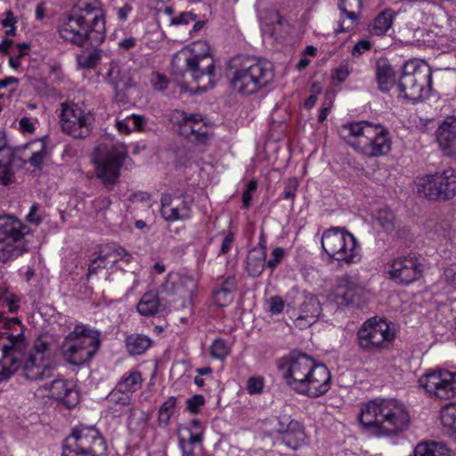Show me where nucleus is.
<instances>
[{"mask_svg": "<svg viewBox=\"0 0 456 456\" xmlns=\"http://www.w3.org/2000/svg\"><path fill=\"white\" fill-rule=\"evenodd\" d=\"M101 346L100 332L84 324H77L62 341L60 351L62 357L72 365L89 362Z\"/></svg>", "mask_w": 456, "mask_h": 456, "instance_id": "nucleus-5", "label": "nucleus"}, {"mask_svg": "<svg viewBox=\"0 0 456 456\" xmlns=\"http://www.w3.org/2000/svg\"><path fill=\"white\" fill-rule=\"evenodd\" d=\"M231 352L228 343L222 338H216L209 348L211 357L218 360L225 359Z\"/></svg>", "mask_w": 456, "mask_h": 456, "instance_id": "nucleus-46", "label": "nucleus"}, {"mask_svg": "<svg viewBox=\"0 0 456 456\" xmlns=\"http://www.w3.org/2000/svg\"><path fill=\"white\" fill-rule=\"evenodd\" d=\"M55 365L45 363L39 358L28 355L23 363L22 370L25 378L30 381L43 380L53 376Z\"/></svg>", "mask_w": 456, "mask_h": 456, "instance_id": "nucleus-27", "label": "nucleus"}, {"mask_svg": "<svg viewBox=\"0 0 456 456\" xmlns=\"http://www.w3.org/2000/svg\"><path fill=\"white\" fill-rule=\"evenodd\" d=\"M95 118L91 110L78 103H61L60 124L61 130L73 139L83 140L90 136Z\"/></svg>", "mask_w": 456, "mask_h": 456, "instance_id": "nucleus-10", "label": "nucleus"}, {"mask_svg": "<svg viewBox=\"0 0 456 456\" xmlns=\"http://www.w3.org/2000/svg\"><path fill=\"white\" fill-rule=\"evenodd\" d=\"M27 220L31 223L38 225L42 223V216L38 214V206L34 204L31 206L29 213L27 216Z\"/></svg>", "mask_w": 456, "mask_h": 456, "instance_id": "nucleus-61", "label": "nucleus"}, {"mask_svg": "<svg viewBox=\"0 0 456 456\" xmlns=\"http://www.w3.org/2000/svg\"><path fill=\"white\" fill-rule=\"evenodd\" d=\"M437 183L435 174L419 177L416 181L417 191L428 200H442V192Z\"/></svg>", "mask_w": 456, "mask_h": 456, "instance_id": "nucleus-34", "label": "nucleus"}, {"mask_svg": "<svg viewBox=\"0 0 456 456\" xmlns=\"http://www.w3.org/2000/svg\"><path fill=\"white\" fill-rule=\"evenodd\" d=\"M419 384L431 397L449 400L456 396V372L431 370L419 379Z\"/></svg>", "mask_w": 456, "mask_h": 456, "instance_id": "nucleus-14", "label": "nucleus"}, {"mask_svg": "<svg viewBox=\"0 0 456 456\" xmlns=\"http://www.w3.org/2000/svg\"><path fill=\"white\" fill-rule=\"evenodd\" d=\"M377 79L379 85V88L382 91H388L390 86L394 82V70L387 64H379L377 68Z\"/></svg>", "mask_w": 456, "mask_h": 456, "instance_id": "nucleus-43", "label": "nucleus"}, {"mask_svg": "<svg viewBox=\"0 0 456 456\" xmlns=\"http://www.w3.org/2000/svg\"><path fill=\"white\" fill-rule=\"evenodd\" d=\"M370 49V43L368 40H361L354 46L351 53L354 56H358Z\"/></svg>", "mask_w": 456, "mask_h": 456, "instance_id": "nucleus-62", "label": "nucleus"}, {"mask_svg": "<svg viewBox=\"0 0 456 456\" xmlns=\"http://www.w3.org/2000/svg\"><path fill=\"white\" fill-rule=\"evenodd\" d=\"M247 391L249 395H257L262 393L264 388V379L262 377H251L248 379Z\"/></svg>", "mask_w": 456, "mask_h": 456, "instance_id": "nucleus-53", "label": "nucleus"}, {"mask_svg": "<svg viewBox=\"0 0 456 456\" xmlns=\"http://www.w3.org/2000/svg\"><path fill=\"white\" fill-rule=\"evenodd\" d=\"M398 87L404 98L412 102L428 96L432 89L431 67L426 62L407 64Z\"/></svg>", "mask_w": 456, "mask_h": 456, "instance_id": "nucleus-9", "label": "nucleus"}, {"mask_svg": "<svg viewBox=\"0 0 456 456\" xmlns=\"http://www.w3.org/2000/svg\"><path fill=\"white\" fill-rule=\"evenodd\" d=\"M286 251L281 247H277L273 249L271 257L268 261L265 260L266 267L273 272L284 259Z\"/></svg>", "mask_w": 456, "mask_h": 456, "instance_id": "nucleus-49", "label": "nucleus"}, {"mask_svg": "<svg viewBox=\"0 0 456 456\" xmlns=\"http://www.w3.org/2000/svg\"><path fill=\"white\" fill-rule=\"evenodd\" d=\"M44 387L50 392V397L62 402L69 408L75 406L78 402L77 392L63 379H56Z\"/></svg>", "mask_w": 456, "mask_h": 456, "instance_id": "nucleus-28", "label": "nucleus"}, {"mask_svg": "<svg viewBox=\"0 0 456 456\" xmlns=\"http://www.w3.org/2000/svg\"><path fill=\"white\" fill-rule=\"evenodd\" d=\"M374 221L385 232L391 233L395 228V216L387 208L378 210L374 216Z\"/></svg>", "mask_w": 456, "mask_h": 456, "instance_id": "nucleus-40", "label": "nucleus"}, {"mask_svg": "<svg viewBox=\"0 0 456 456\" xmlns=\"http://www.w3.org/2000/svg\"><path fill=\"white\" fill-rule=\"evenodd\" d=\"M322 248L330 259L346 265L360 260V248L356 238L343 227H331L322 235Z\"/></svg>", "mask_w": 456, "mask_h": 456, "instance_id": "nucleus-6", "label": "nucleus"}, {"mask_svg": "<svg viewBox=\"0 0 456 456\" xmlns=\"http://www.w3.org/2000/svg\"><path fill=\"white\" fill-rule=\"evenodd\" d=\"M29 228L19 219L5 216H0V261L7 262L27 250L25 235Z\"/></svg>", "mask_w": 456, "mask_h": 456, "instance_id": "nucleus-8", "label": "nucleus"}, {"mask_svg": "<svg viewBox=\"0 0 456 456\" xmlns=\"http://www.w3.org/2000/svg\"><path fill=\"white\" fill-rule=\"evenodd\" d=\"M101 60V50H94L78 57V64L84 69H94Z\"/></svg>", "mask_w": 456, "mask_h": 456, "instance_id": "nucleus-47", "label": "nucleus"}, {"mask_svg": "<svg viewBox=\"0 0 456 456\" xmlns=\"http://www.w3.org/2000/svg\"><path fill=\"white\" fill-rule=\"evenodd\" d=\"M106 400L112 405L110 406V409L116 406L118 407V410H116V411H118L117 416H120L126 413L130 409L131 395L121 389H118V387H115L109 394V395L106 397Z\"/></svg>", "mask_w": 456, "mask_h": 456, "instance_id": "nucleus-37", "label": "nucleus"}, {"mask_svg": "<svg viewBox=\"0 0 456 456\" xmlns=\"http://www.w3.org/2000/svg\"><path fill=\"white\" fill-rule=\"evenodd\" d=\"M18 53L15 56L9 57V65L17 69L20 67V60L29 53V44L22 43L17 45Z\"/></svg>", "mask_w": 456, "mask_h": 456, "instance_id": "nucleus-48", "label": "nucleus"}, {"mask_svg": "<svg viewBox=\"0 0 456 456\" xmlns=\"http://www.w3.org/2000/svg\"><path fill=\"white\" fill-rule=\"evenodd\" d=\"M334 299L338 305L362 306L366 302V290L358 279L345 274L337 280L333 289Z\"/></svg>", "mask_w": 456, "mask_h": 456, "instance_id": "nucleus-19", "label": "nucleus"}, {"mask_svg": "<svg viewBox=\"0 0 456 456\" xmlns=\"http://www.w3.org/2000/svg\"><path fill=\"white\" fill-rule=\"evenodd\" d=\"M179 445L183 452V456H193L194 455L193 446L190 443H187L185 439L180 438Z\"/></svg>", "mask_w": 456, "mask_h": 456, "instance_id": "nucleus-63", "label": "nucleus"}, {"mask_svg": "<svg viewBox=\"0 0 456 456\" xmlns=\"http://www.w3.org/2000/svg\"><path fill=\"white\" fill-rule=\"evenodd\" d=\"M123 259L128 263L131 259V256L126 252L125 248L121 247L113 248L106 252L103 256H100L99 257L93 260L92 265L88 268V274H95L98 268L106 267L109 264L113 265L118 261Z\"/></svg>", "mask_w": 456, "mask_h": 456, "instance_id": "nucleus-29", "label": "nucleus"}, {"mask_svg": "<svg viewBox=\"0 0 456 456\" xmlns=\"http://www.w3.org/2000/svg\"><path fill=\"white\" fill-rule=\"evenodd\" d=\"M166 305L161 302L157 293L146 292L137 304V311L143 316H154L162 313Z\"/></svg>", "mask_w": 456, "mask_h": 456, "instance_id": "nucleus-31", "label": "nucleus"}, {"mask_svg": "<svg viewBox=\"0 0 456 456\" xmlns=\"http://www.w3.org/2000/svg\"><path fill=\"white\" fill-rule=\"evenodd\" d=\"M301 384H296L292 390L297 394L307 395L312 398L319 397L326 394L330 388V372L322 363H316L309 370Z\"/></svg>", "mask_w": 456, "mask_h": 456, "instance_id": "nucleus-16", "label": "nucleus"}, {"mask_svg": "<svg viewBox=\"0 0 456 456\" xmlns=\"http://www.w3.org/2000/svg\"><path fill=\"white\" fill-rule=\"evenodd\" d=\"M197 15L192 12H181L177 17L171 20V25H188L191 21H196Z\"/></svg>", "mask_w": 456, "mask_h": 456, "instance_id": "nucleus-55", "label": "nucleus"}, {"mask_svg": "<svg viewBox=\"0 0 456 456\" xmlns=\"http://www.w3.org/2000/svg\"><path fill=\"white\" fill-rule=\"evenodd\" d=\"M414 456H449L447 449L437 443L419 444L414 450Z\"/></svg>", "mask_w": 456, "mask_h": 456, "instance_id": "nucleus-42", "label": "nucleus"}, {"mask_svg": "<svg viewBox=\"0 0 456 456\" xmlns=\"http://www.w3.org/2000/svg\"><path fill=\"white\" fill-rule=\"evenodd\" d=\"M176 407V398L175 396L168 397L160 406L159 411V422L161 425H167L170 418L175 413Z\"/></svg>", "mask_w": 456, "mask_h": 456, "instance_id": "nucleus-45", "label": "nucleus"}, {"mask_svg": "<svg viewBox=\"0 0 456 456\" xmlns=\"http://www.w3.org/2000/svg\"><path fill=\"white\" fill-rule=\"evenodd\" d=\"M298 188V181L297 178H289L287 181H286V184H285V188H284V191L282 192V199L284 200H294L295 199V195H296V191Z\"/></svg>", "mask_w": 456, "mask_h": 456, "instance_id": "nucleus-54", "label": "nucleus"}, {"mask_svg": "<svg viewBox=\"0 0 456 456\" xmlns=\"http://www.w3.org/2000/svg\"><path fill=\"white\" fill-rule=\"evenodd\" d=\"M160 214L167 222L184 221L191 217L193 199L185 193L162 194Z\"/></svg>", "mask_w": 456, "mask_h": 456, "instance_id": "nucleus-20", "label": "nucleus"}, {"mask_svg": "<svg viewBox=\"0 0 456 456\" xmlns=\"http://www.w3.org/2000/svg\"><path fill=\"white\" fill-rule=\"evenodd\" d=\"M395 12L391 9L381 12L373 20L370 32L375 36H383L392 27Z\"/></svg>", "mask_w": 456, "mask_h": 456, "instance_id": "nucleus-38", "label": "nucleus"}, {"mask_svg": "<svg viewBox=\"0 0 456 456\" xmlns=\"http://www.w3.org/2000/svg\"><path fill=\"white\" fill-rule=\"evenodd\" d=\"M12 163V151L4 139H0V168L7 167Z\"/></svg>", "mask_w": 456, "mask_h": 456, "instance_id": "nucleus-50", "label": "nucleus"}, {"mask_svg": "<svg viewBox=\"0 0 456 456\" xmlns=\"http://www.w3.org/2000/svg\"><path fill=\"white\" fill-rule=\"evenodd\" d=\"M406 406L395 398H375L362 405L359 420L376 436H393L405 431L410 425Z\"/></svg>", "mask_w": 456, "mask_h": 456, "instance_id": "nucleus-1", "label": "nucleus"}, {"mask_svg": "<svg viewBox=\"0 0 456 456\" xmlns=\"http://www.w3.org/2000/svg\"><path fill=\"white\" fill-rule=\"evenodd\" d=\"M142 381L141 373L137 370H134L127 376L123 377L117 384L116 387L131 395L141 387Z\"/></svg>", "mask_w": 456, "mask_h": 456, "instance_id": "nucleus-41", "label": "nucleus"}, {"mask_svg": "<svg viewBox=\"0 0 456 456\" xmlns=\"http://www.w3.org/2000/svg\"><path fill=\"white\" fill-rule=\"evenodd\" d=\"M62 456H107V445L94 427L80 426L65 440Z\"/></svg>", "mask_w": 456, "mask_h": 456, "instance_id": "nucleus-7", "label": "nucleus"}, {"mask_svg": "<svg viewBox=\"0 0 456 456\" xmlns=\"http://www.w3.org/2000/svg\"><path fill=\"white\" fill-rule=\"evenodd\" d=\"M284 308V302L281 297L278 296L272 297L270 298L269 309L273 314H281Z\"/></svg>", "mask_w": 456, "mask_h": 456, "instance_id": "nucleus-60", "label": "nucleus"}, {"mask_svg": "<svg viewBox=\"0 0 456 456\" xmlns=\"http://www.w3.org/2000/svg\"><path fill=\"white\" fill-rule=\"evenodd\" d=\"M394 338L395 333L384 319H369L357 331L358 346L368 353H376L387 348Z\"/></svg>", "mask_w": 456, "mask_h": 456, "instance_id": "nucleus-11", "label": "nucleus"}, {"mask_svg": "<svg viewBox=\"0 0 456 456\" xmlns=\"http://www.w3.org/2000/svg\"><path fill=\"white\" fill-rule=\"evenodd\" d=\"M438 188L442 192V200H451L456 195V172L447 168L442 173H436Z\"/></svg>", "mask_w": 456, "mask_h": 456, "instance_id": "nucleus-33", "label": "nucleus"}, {"mask_svg": "<svg viewBox=\"0 0 456 456\" xmlns=\"http://www.w3.org/2000/svg\"><path fill=\"white\" fill-rule=\"evenodd\" d=\"M152 340L143 334H131L126 338V347L129 354L139 355L144 354L151 346Z\"/></svg>", "mask_w": 456, "mask_h": 456, "instance_id": "nucleus-36", "label": "nucleus"}, {"mask_svg": "<svg viewBox=\"0 0 456 456\" xmlns=\"http://www.w3.org/2000/svg\"><path fill=\"white\" fill-rule=\"evenodd\" d=\"M257 183L255 180H251L248 183L246 190L242 193V205L245 208H248L252 200V193L256 190Z\"/></svg>", "mask_w": 456, "mask_h": 456, "instance_id": "nucleus-58", "label": "nucleus"}, {"mask_svg": "<svg viewBox=\"0 0 456 456\" xmlns=\"http://www.w3.org/2000/svg\"><path fill=\"white\" fill-rule=\"evenodd\" d=\"M313 358L305 354L291 353L289 356L280 360L278 367L282 371L286 384L292 389L299 380L305 379V373L314 364Z\"/></svg>", "mask_w": 456, "mask_h": 456, "instance_id": "nucleus-22", "label": "nucleus"}, {"mask_svg": "<svg viewBox=\"0 0 456 456\" xmlns=\"http://www.w3.org/2000/svg\"><path fill=\"white\" fill-rule=\"evenodd\" d=\"M266 246L255 248L248 255L246 260V270L249 276L259 277L266 266Z\"/></svg>", "mask_w": 456, "mask_h": 456, "instance_id": "nucleus-32", "label": "nucleus"}, {"mask_svg": "<svg viewBox=\"0 0 456 456\" xmlns=\"http://www.w3.org/2000/svg\"><path fill=\"white\" fill-rule=\"evenodd\" d=\"M94 32L93 27L78 20L71 14L61 20L58 25L60 37L80 47L86 45L96 47L105 40L106 37L94 36Z\"/></svg>", "mask_w": 456, "mask_h": 456, "instance_id": "nucleus-13", "label": "nucleus"}, {"mask_svg": "<svg viewBox=\"0 0 456 456\" xmlns=\"http://www.w3.org/2000/svg\"><path fill=\"white\" fill-rule=\"evenodd\" d=\"M440 419L444 428L448 429L449 436L456 440V404L448 403L440 411Z\"/></svg>", "mask_w": 456, "mask_h": 456, "instance_id": "nucleus-39", "label": "nucleus"}, {"mask_svg": "<svg viewBox=\"0 0 456 456\" xmlns=\"http://www.w3.org/2000/svg\"><path fill=\"white\" fill-rule=\"evenodd\" d=\"M338 7L341 12V21L339 28L335 30L336 34L348 31L354 28L362 11V1L339 0Z\"/></svg>", "mask_w": 456, "mask_h": 456, "instance_id": "nucleus-26", "label": "nucleus"}, {"mask_svg": "<svg viewBox=\"0 0 456 456\" xmlns=\"http://www.w3.org/2000/svg\"><path fill=\"white\" fill-rule=\"evenodd\" d=\"M432 232L439 239L445 240H452L454 230L452 223L444 218H438L433 225Z\"/></svg>", "mask_w": 456, "mask_h": 456, "instance_id": "nucleus-44", "label": "nucleus"}, {"mask_svg": "<svg viewBox=\"0 0 456 456\" xmlns=\"http://www.w3.org/2000/svg\"><path fill=\"white\" fill-rule=\"evenodd\" d=\"M322 308L316 296L305 295L299 306V313L295 320L296 325L300 329L313 325L321 314Z\"/></svg>", "mask_w": 456, "mask_h": 456, "instance_id": "nucleus-25", "label": "nucleus"}, {"mask_svg": "<svg viewBox=\"0 0 456 456\" xmlns=\"http://www.w3.org/2000/svg\"><path fill=\"white\" fill-rule=\"evenodd\" d=\"M227 77L234 93L248 96L270 84L273 77V64L254 56L237 55L228 63Z\"/></svg>", "mask_w": 456, "mask_h": 456, "instance_id": "nucleus-2", "label": "nucleus"}, {"mask_svg": "<svg viewBox=\"0 0 456 456\" xmlns=\"http://www.w3.org/2000/svg\"><path fill=\"white\" fill-rule=\"evenodd\" d=\"M26 349L27 343L22 334L8 336V343L2 348L0 381L8 379L19 370Z\"/></svg>", "mask_w": 456, "mask_h": 456, "instance_id": "nucleus-17", "label": "nucleus"}, {"mask_svg": "<svg viewBox=\"0 0 456 456\" xmlns=\"http://www.w3.org/2000/svg\"><path fill=\"white\" fill-rule=\"evenodd\" d=\"M436 138L440 148L446 154L452 155L456 151V132L450 124L444 123L438 127Z\"/></svg>", "mask_w": 456, "mask_h": 456, "instance_id": "nucleus-35", "label": "nucleus"}, {"mask_svg": "<svg viewBox=\"0 0 456 456\" xmlns=\"http://www.w3.org/2000/svg\"><path fill=\"white\" fill-rule=\"evenodd\" d=\"M205 403V398L201 395H195L186 401V409L191 413H198L200 408Z\"/></svg>", "mask_w": 456, "mask_h": 456, "instance_id": "nucleus-56", "label": "nucleus"}, {"mask_svg": "<svg viewBox=\"0 0 456 456\" xmlns=\"http://www.w3.org/2000/svg\"><path fill=\"white\" fill-rule=\"evenodd\" d=\"M443 277L448 283H456V267L451 266L445 268Z\"/></svg>", "mask_w": 456, "mask_h": 456, "instance_id": "nucleus-64", "label": "nucleus"}, {"mask_svg": "<svg viewBox=\"0 0 456 456\" xmlns=\"http://www.w3.org/2000/svg\"><path fill=\"white\" fill-rule=\"evenodd\" d=\"M97 155L94 157L96 165V176L101 179L106 186L116 183L120 168L127 157V149L123 143H115L106 151L97 149Z\"/></svg>", "mask_w": 456, "mask_h": 456, "instance_id": "nucleus-12", "label": "nucleus"}, {"mask_svg": "<svg viewBox=\"0 0 456 456\" xmlns=\"http://www.w3.org/2000/svg\"><path fill=\"white\" fill-rule=\"evenodd\" d=\"M350 71L346 66H340L336 69L332 74V80L340 84L346 80Z\"/></svg>", "mask_w": 456, "mask_h": 456, "instance_id": "nucleus-59", "label": "nucleus"}, {"mask_svg": "<svg viewBox=\"0 0 456 456\" xmlns=\"http://www.w3.org/2000/svg\"><path fill=\"white\" fill-rule=\"evenodd\" d=\"M118 76L119 69L118 68H111L106 76V82L112 86L117 94L119 90H122V85H124V83L118 79Z\"/></svg>", "mask_w": 456, "mask_h": 456, "instance_id": "nucleus-52", "label": "nucleus"}, {"mask_svg": "<svg viewBox=\"0 0 456 456\" xmlns=\"http://www.w3.org/2000/svg\"><path fill=\"white\" fill-rule=\"evenodd\" d=\"M387 266L389 279L400 285H409L418 281L424 266L416 255H402L390 260Z\"/></svg>", "mask_w": 456, "mask_h": 456, "instance_id": "nucleus-15", "label": "nucleus"}, {"mask_svg": "<svg viewBox=\"0 0 456 456\" xmlns=\"http://www.w3.org/2000/svg\"><path fill=\"white\" fill-rule=\"evenodd\" d=\"M237 290V281L234 276H229L221 284L219 289L213 292L214 304L219 307L228 306L234 298Z\"/></svg>", "mask_w": 456, "mask_h": 456, "instance_id": "nucleus-30", "label": "nucleus"}, {"mask_svg": "<svg viewBox=\"0 0 456 456\" xmlns=\"http://www.w3.org/2000/svg\"><path fill=\"white\" fill-rule=\"evenodd\" d=\"M276 432L282 443L288 447L297 450L305 444L306 434L303 423L287 414L277 418Z\"/></svg>", "mask_w": 456, "mask_h": 456, "instance_id": "nucleus-23", "label": "nucleus"}, {"mask_svg": "<svg viewBox=\"0 0 456 456\" xmlns=\"http://www.w3.org/2000/svg\"><path fill=\"white\" fill-rule=\"evenodd\" d=\"M170 118L179 126V134L191 142L206 144L208 141V128L205 123H202L200 114H189L183 110H175Z\"/></svg>", "mask_w": 456, "mask_h": 456, "instance_id": "nucleus-18", "label": "nucleus"}, {"mask_svg": "<svg viewBox=\"0 0 456 456\" xmlns=\"http://www.w3.org/2000/svg\"><path fill=\"white\" fill-rule=\"evenodd\" d=\"M197 283L193 278L178 273H169L162 285L163 290L169 295L180 297H191Z\"/></svg>", "mask_w": 456, "mask_h": 456, "instance_id": "nucleus-24", "label": "nucleus"}, {"mask_svg": "<svg viewBox=\"0 0 456 456\" xmlns=\"http://www.w3.org/2000/svg\"><path fill=\"white\" fill-rule=\"evenodd\" d=\"M71 15L93 27L94 36L106 37L105 14L100 0H78Z\"/></svg>", "mask_w": 456, "mask_h": 456, "instance_id": "nucleus-21", "label": "nucleus"}, {"mask_svg": "<svg viewBox=\"0 0 456 456\" xmlns=\"http://www.w3.org/2000/svg\"><path fill=\"white\" fill-rule=\"evenodd\" d=\"M49 351V345L44 340L38 338L35 341L32 350L28 355L45 361V355Z\"/></svg>", "mask_w": 456, "mask_h": 456, "instance_id": "nucleus-51", "label": "nucleus"}, {"mask_svg": "<svg viewBox=\"0 0 456 456\" xmlns=\"http://www.w3.org/2000/svg\"><path fill=\"white\" fill-rule=\"evenodd\" d=\"M173 72L177 75L190 74L197 83H202L198 89L207 91L213 86L215 61L209 53V47L204 41H199L191 48L182 49L172 59Z\"/></svg>", "mask_w": 456, "mask_h": 456, "instance_id": "nucleus-4", "label": "nucleus"}, {"mask_svg": "<svg viewBox=\"0 0 456 456\" xmlns=\"http://www.w3.org/2000/svg\"><path fill=\"white\" fill-rule=\"evenodd\" d=\"M46 156H47V151H46L45 145L44 143H42L41 149L37 151H34L32 153L31 157L28 159V162L32 166L40 168L41 165Z\"/></svg>", "mask_w": 456, "mask_h": 456, "instance_id": "nucleus-57", "label": "nucleus"}, {"mask_svg": "<svg viewBox=\"0 0 456 456\" xmlns=\"http://www.w3.org/2000/svg\"><path fill=\"white\" fill-rule=\"evenodd\" d=\"M338 133L354 151L368 158L387 155L391 150L387 129L368 121L343 124Z\"/></svg>", "mask_w": 456, "mask_h": 456, "instance_id": "nucleus-3", "label": "nucleus"}]
</instances>
